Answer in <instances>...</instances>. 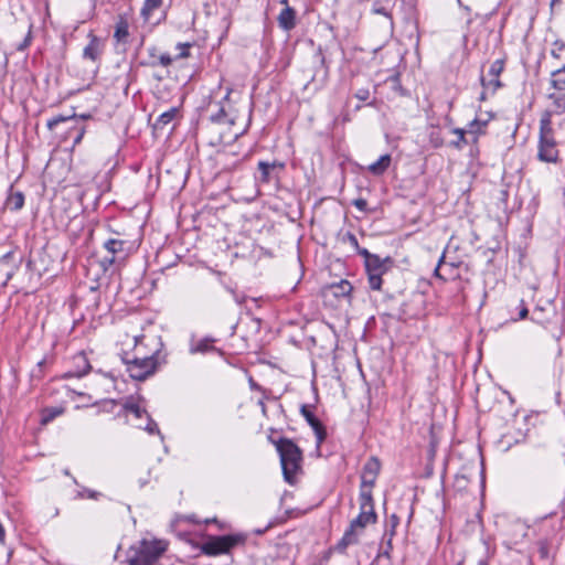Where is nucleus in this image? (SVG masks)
Here are the masks:
<instances>
[{
    "label": "nucleus",
    "mask_w": 565,
    "mask_h": 565,
    "mask_svg": "<svg viewBox=\"0 0 565 565\" xmlns=\"http://www.w3.org/2000/svg\"><path fill=\"white\" fill-rule=\"evenodd\" d=\"M360 513L350 523V526L344 532L342 539L337 544V550L343 552L348 546L356 544L359 536L363 530L369 525L376 522V513L374 511V503L372 498V491L362 490L360 491Z\"/></svg>",
    "instance_id": "nucleus-1"
},
{
    "label": "nucleus",
    "mask_w": 565,
    "mask_h": 565,
    "mask_svg": "<svg viewBox=\"0 0 565 565\" xmlns=\"http://www.w3.org/2000/svg\"><path fill=\"white\" fill-rule=\"evenodd\" d=\"M168 544L162 540H141L127 552L128 565H156L167 551Z\"/></svg>",
    "instance_id": "nucleus-2"
},
{
    "label": "nucleus",
    "mask_w": 565,
    "mask_h": 565,
    "mask_svg": "<svg viewBox=\"0 0 565 565\" xmlns=\"http://www.w3.org/2000/svg\"><path fill=\"white\" fill-rule=\"evenodd\" d=\"M285 480L292 484L300 470L302 454L299 447L289 439H280L277 444Z\"/></svg>",
    "instance_id": "nucleus-3"
},
{
    "label": "nucleus",
    "mask_w": 565,
    "mask_h": 565,
    "mask_svg": "<svg viewBox=\"0 0 565 565\" xmlns=\"http://www.w3.org/2000/svg\"><path fill=\"white\" fill-rule=\"evenodd\" d=\"M365 258V269L367 273L369 285L373 290H380L382 287V276L388 270L391 259H382L380 256L371 254L367 249L360 250Z\"/></svg>",
    "instance_id": "nucleus-4"
},
{
    "label": "nucleus",
    "mask_w": 565,
    "mask_h": 565,
    "mask_svg": "<svg viewBox=\"0 0 565 565\" xmlns=\"http://www.w3.org/2000/svg\"><path fill=\"white\" fill-rule=\"evenodd\" d=\"M245 537L239 534H231L223 536H213L210 537L202 545V552L205 555L216 556L221 554H227L234 548L236 545L243 543Z\"/></svg>",
    "instance_id": "nucleus-5"
},
{
    "label": "nucleus",
    "mask_w": 565,
    "mask_h": 565,
    "mask_svg": "<svg viewBox=\"0 0 565 565\" xmlns=\"http://www.w3.org/2000/svg\"><path fill=\"white\" fill-rule=\"evenodd\" d=\"M157 369V359L154 355L135 358L127 362V371L129 375L137 381H143L152 375Z\"/></svg>",
    "instance_id": "nucleus-6"
},
{
    "label": "nucleus",
    "mask_w": 565,
    "mask_h": 565,
    "mask_svg": "<svg viewBox=\"0 0 565 565\" xmlns=\"http://www.w3.org/2000/svg\"><path fill=\"white\" fill-rule=\"evenodd\" d=\"M551 84H552L554 90L548 94V98L553 100V104L557 111H564L565 110V67L552 73Z\"/></svg>",
    "instance_id": "nucleus-7"
},
{
    "label": "nucleus",
    "mask_w": 565,
    "mask_h": 565,
    "mask_svg": "<svg viewBox=\"0 0 565 565\" xmlns=\"http://www.w3.org/2000/svg\"><path fill=\"white\" fill-rule=\"evenodd\" d=\"M124 246L125 242L120 239L111 238L105 242L104 248L108 255L104 256L100 260L104 270H107L116 262L126 257Z\"/></svg>",
    "instance_id": "nucleus-8"
},
{
    "label": "nucleus",
    "mask_w": 565,
    "mask_h": 565,
    "mask_svg": "<svg viewBox=\"0 0 565 565\" xmlns=\"http://www.w3.org/2000/svg\"><path fill=\"white\" fill-rule=\"evenodd\" d=\"M381 470L380 460L376 457H371L364 465L361 475V490H370L375 484L376 478Z\"/></svg>",
    "instance_id": "nucleus-9"
},
{
    "label": "nucleus",
    "mask_w": 565,
    "mask_h": 565,
    "mask_svg": "<svg viewBox=\"0 0 565 565\" xmlns=\"http://www.w3.org/2000/svg\"><path fill=\"white\" fill-rule=\"evenodd\" d=\"M489 121H490V116L487 118L476 117L465 128L467 131V135L471 141V146H472L471 152L473 150H476V152H478L477 143L479 141V138L481 136L486 135Z\"/></svg>",
    "instance_id": "nucleus-10"
},
{
    "label": "nucleus",
    "mask_w": 565,
    "mask_h": 565,
    "mask_svg": "<svg viewBox=\"0 0 565 565\" xmlns=\"http://www.w3.org/2000/svg\"><path fill=\"white\" fill-rule=\"evenodd\" d=\"M301 414L311 426L317 438V448H320L321 444L327 437V431L321 422L308 409L306 405L301 407Z\"/></svg>",
    "instance_id": "nucleus-11"
},
{
    "label": "nucleus",
    "mask_w": 565,
    "mask_h": 565,
    "mask_svg": "<svg viewBox=\"0 0 565 565\" xmlns=\"http://www.w3.org/2000/svg\"><path fill=\"white\" fill-rule=\"evenodd\" d=\"M284 163L281 162H266V161H259L258 162V171L259 177L256 179L262 183H268L270 180L277 177V173L284 169Z\"/></svg>",
    "instance_id": "nucleus-12"
},
{
    "label": "nucleus",
    "mask_w": 565,
    "mask_h": 565,
    "mask_svg": "<svg viewBox=\"0 0 565 565\" xmlns=\"http://www.w3.org/2000/svg\"><path fill=\"white\" fill-rule=\"evenodd\" d=\"M539 158L546 162H554L557 159V149L553 136L540 138Z\"/></svg>",
    "instance_id": "nucleus-13"
},
{
    "label": "nucleus",
    "mask_w": 565,
    "mask_h": 565,
    "mask_svg": "<svg viewBox=\"0 0 565 565\" xmlns=\"http://www.w3.org/2000/svg\"><path fill=\"white\" fill-rule=\"evenodd\" d=\"M286 7L279 13L277 21L278 25L284 31H290L296 26V11L287 4V0H281Z\"/></svg>",
    "instance_id": "nucleus-14"
},
{
    "label": "nucleus",
    "mask_w": 565,
    "mask_h": 565,
    "mask_svg": "<svg viewBox=\"0 0 565 565\" xmlns=\"http://www.w3.org/2000/svg\"><path fill=\"white\" fill-rule=\"evenodd\" d=\"M392 163L391 154H382L375 162L369 164L365 170L374 177L383 175Z\"/></svg>",
    "instance_id": "nucleus-15"
},
{
    "label": "nucleus",
    "mask_w": 565,
    "mask_h": 565,
    "mask_svg": "<svg viewBox=\"0 0 565 565\" xmlns=\"http://www.w3.org/2000/svg\"><path fill=\"white\" fill-rule=\"evenodd\" d=\"M149 62L147 63L150 66L161 65L163 67H168L173 62V58L168 53H159L157 47L152 46L149 50Z\"/></svg>",
    "instance_id": "nucleus-16"
},
{
    "label": "nucleus",
    "mask_w": 565,
    "mask_h": 565,
    "mask_svg": "<svg viewBox=\"0 0 565 565\" xmlns=\"http://www.w3.org/2000/svg\"><path fill=\"white\" fill-rule=\"evenodd\" d=\"M12 258V252L7 253L2 257H0V271L3 273V279L1 281L2 286H6L8 281L13 277L18 266L15 264H9Z\"/></svg>",
    "instance_id": "nucleus-17"
},
{
    "label": "nucleus",
    "mask_w": 565,
    "mask_h": 565,
    "mask_svg": "<svg viewBox=\"0 0 565 565\" xmlns=\"http://www.w3.org/2000/svg\"><path fill=\"white\" fill-rule=\"evenodd\" d=\"M451 134L456 136V139L449 142V147L460 151L467 145H471L470 138L468 137L465 128H452Z\"/></svg>",
    "instance_id": "nucleus-18"
},
{
    "label": "nucleus",
    "mask_w": 565,
    "mask_h": 565,
    "mask_svg": "<svg viewBox=\"0 0 565 565\" xmlns=\"http://www.w3.org/2000/svg\"><path fill=\"white\" fill-rule=\"evenodd\" d=\"M74 365L76 370L72 373L74 376H83L87 374L88 370L90 369V365L88 363V360L86 358V354L83 352L77 353L74 358Z\"/></svg>",
    "instance_id": "nucleus-19"
},
{
    "label": "nucleus",
    "mask_w": 565,
    "mask_h": 565,
    "mask_svg": "<svg viewBox=\"0 0 565 565\" xmlns=\"http://www.w3.org/2000/svg\"><path fill=\"white\" fill-rule=\"evenodd\" d=\"M213 341L214 340L210 339V338H203L198 341H192L191 347H190V352L192 354H195V353H207V352L214 351L215 348L213 345Z\"/></svg>",
    "instance_id": "nucleus-20"
},
{
    "label": "nucleus",
    "mask_w": 565,
    "mask_h": 565,
    "mask_svg": "<svg viewBox=\"0 0 565 565\" xmlns=\"http://www.w3.org/2000/svg\"><path fill=\"white\" fill-rule=\"evenodd\" d=\"M100 54L99 41L93 38L85 46L83 55L85 58L96 61Z\"/></svg>",
    "instance_id": "nucleus-21"
},
{
    "label": "nucleus",
    "mask_w": 565,
    "mask_h": 565,
    "mask_svg": "<svg viewBox=\"0 0 565 565\" xmlns=\"http://www.w3.org/2000/svg\"><path fill=\"white\" fill-rule=\"evenodd\" d=\"M178 114H179V108L171 107L170 109H168L167 111L162 113L158 117L156 126L158 128L166 127L168 124H170L178 116Z\"/></svg>",
    "instance_id": "nucleus-22"
},
{
    "label": "nucleus",
    "mask_w": 565,
    "mask_h": 565,
    "mask_svg": "<svg viewBox=\"0 0 565 565\" xmlns=\"http://www.w3.org/2000/svg\"><path fill=\"white\" fill-rule=\"evenodd\" d=\"M163 0H145L143 6L141 8V15L146 21L150 19L153 11L159 9L162 6Z\"/></svg>",
    "instance_id": "nucleus-23"
},
{
    "label": "nucleus",
    "mask_w": 565,
    "mask_h": 565,
    "mask_svg": "<svg viewBox=\"0 0 565 565\" xmlns=\"http://www.w3.org/2000/svg\"><path fill=\"white\" fill-rule=\"evenodd\" d=\"M504 63L501 60L494 61L489 68L488 76L494 78V88H499L501 86L499 76L502 73Z\"/></svg>",
    "instance_id": "nucleus-24"
},
{
    "label": "nucleus",
    "mask_w": 565,
    "mask_h": 565,
    "mask_svg": "<svg viewBox=\"0 0 565 565\" xmlns=\"http://www.w3.org/2000/svg\"><path fill=\"white\" fill-rule=\"evenodd\" d=\"M553 136L551 116L545 114L540 120V138H547Z\"/></svg>",
    "instance_id": "nucleus-25"
},
{
    "label": "nucleus",
    "mask_w": 565,
    "mask_h": 565,
    "mask_svg": "<svg viewBox=\"0 0 565 565\" xmlns=\"http://www.w3.org/2000/svg\"><path fill=\"white\" fill-rule=\"evenodd\" d=\"M8 206L9 209L13 210V211H19L20 209L23 207V204H24V196L21 192H17L14 194H12L9 199H8Z\"/></svg>",
    "instance_id": "nucleus-26"
},
{
    "label": "nucleus",
    "mask_w": 565,
    "mask_h": 565,
    "mask_svg": "<svg viewBox=\"0 0 565 565\" xmlns=\"http://www.w3.org/2000/svg\"><path fill=\"white\" fill-rule=\"evenodd\" d=\"M64 409L62 407H49L43 411L42 423L47 424L57 416L62 415Z\"/></svg>",
    "instance_id": "nucleus-27"
},
{
    "label": "nucleus",
    "mask_w": 565,
    "mask_h": 565,
    "mask_svg": "<svg viewBox=\"0 0 565 565\" xmlns=\"http://www.w3.org/2000/svg\"><path fill=\"white\" fill-rule=\"evenodd\" d=\"M334 296H348L352 291V286L348 280H341L339 284L333 285Z\"/></svg>",
    "instance_id": "nucleus-28"
},
{
    "label": "nucleus",
    "mask_w": 565,
    "mask_h": 565,
    "mask_svg": "<svg viewBox=\"0 0 565 565\" xmlns=\"http://www.w3.org/2000/svg\"><path fill=\"white\" fill-rule=\"evenodd\" d=\"M127 412L134 414L137 418H140L142 414H147L146 411L138 404L132 401H128L124 405Z\"/></svg>",
    "instance_id": "nucleus-29"
},
{
    "label": "nucleus",
    "mask_w": 565,
    "mask_h": 565,
    "mask_svg": "<svg viewBox=\"0 0 565 565\" xmlns=\"http://www.w3.org/2000/svg\"><path fill=\"white\" fill-rule=\"evenodd\" d=\"M73 118H74V116H72V117L55 116V117H53V118L47 120L46 126H47V128L50 130H53L61 122H64L66 120H71Z\"/></svg>",
    "instance_id": "nucleus-30"
},
{
    "label": "nucleus",
    "mask_w": 565,
    "mask_h": 565,
    "mask_svg": "<svg viewBox=\"0 0 565 565\" xmlns=\"http://www.w3.org/2000/svg\"><path fill=\"white\" fill-rule=\"evenodd\" d=\"M127 36H128V26H127V24L120 23L119 25H117L116 31H115V38L118 41H122Z\"/></svg>",
    "instance_id": "nucleus-31"
},
{
    "label": "nucleus",
    "mask_w": 565,
    "mask_h": 565,
    "mask_svg": "<svg viewBox=\"0 0 565 565\" xmlns=\"http://www.w3.org/2000/svg\"><path fill=\"white\" fill-rule=\"evenodd\" d=\"M190 47H191V44L190 43H179L177 45V49L179 50V53L178 55L175 56V58H185L190 55Z\"/></svg>",
    "instance_id": "nucleus-32"
},
{
    "label": "nucleus",
    "mask_w": 565,
    "mask_h": 565,
    "mask_svg": "<svg viewBox=\"0 0 565 565\" xmlns=\"http://www.w3.org/2000/svg\"><path fill=\"white\" fill-rule=\"evenodd\" d=\"M149 434H160L157 423L147 415V425L142 427Z\"/></svg>",
    "instance_id": "nucleus-33"
},
{
    "label": "nucleus",
    "mask_w": 565,
    "mask_h": 565,
    "mask_svg": "<svg viewBox=\"0 0 565 565\" xmlns=\"http://www.w3.org/2000/svg\"><path fill=\"white\" fill-rule=\"evenodd\" d=\"M353 205L361 212L367 211V202L366 200L359 198L353 201Z\"/></svg>",
    "instance_id": "nucleus-34"
},
{
    "label": "nucleus",
    "mask_w": 565,
    "mask_h": 565,
    "mask_svg": "<svg viewBox=\"0 0 565 565\" xmlns=\"http://www.w3.org/2000/svg\"><path fill=\"white\" fill-rule=\"evenodd\" d=\"M31 39H32V35H31V26H29V30H28V33H26V36L24 38L23 42L20 43L17 49L19 51H23L24 49H26L30 43H31Z\"/></svg>",
    "instance_id": "nucleus-35"
},
{
    "label": "nucleus",
    "mask_w": 565,
    "mask_h": 565,
    "mask_svg": "<svg viewBox=\"0 0 565 565\" xmlns=\"http://www.w3.org/2000/svg\"><path fill=\"white\" fill-rule=\"evenodd\" d=\"M226 114L224 107H221L216 114L211 116L212 121L214 122H223Z\"/></svg>",
    "instance_id": "nucleus-36"
},
{
    "label": "nucleus",
    "mask_w": 565,
    "mask_h": 565,
    "mask_svg": "<svg viewBox=\"0 0 565 565\" xmlns=\"http://www.w3.org/2000/svg\"><path fill=\"white\" fill-rule=\"evenodd\" d=\"M446 265L445 263V255H443L438 262V265L437 267L435 268V276L441 278V279H446L445 276L441 275L440 270H441V267Z\"/></svg>",
    "instance_id": "nucleus-37"
},
{
    "label": "nucleus",
    "mask_w": 565,
    "mask_h": 565,
    "mask_svg": "<svg viewBox=\"0 0 565 565\" xmlns=\"http://www.w3.org/2000/svg\"><path fill=\"white\" fill-rule=\"evenodd\" d=\"M529 315L527 307L525 306L524 301H520V311H519V318L518 319H525Z\"/></svg>",
    "instance_id": "nucleus-38"
},
{
    "label": "nucleus",
    "mask_w": 565,
    "mask_h": 565,
    "mask_svg": "<svg viewBox=\"0 0 565 565\" xmlns=\"http://www.w3.org/2000/svg\"><path fill=\"white\" fill-rule=\"evenodd\" d=\"M372 11L376 14H383V15L388 14L387 9L384 6H377L376 3L373 6Z\"/></svg>",
    "instance_id": "nucleus-39"
},
{
    "label": "nucleus",
    "mask_w": 565,
    "mask_h": 565,
    "mask_svg": "<svg viewBox=\"0 0 565 565\" xmlns=\"http://www.w3.org/2000/svg\"><path fill=\"white\" fill-rule=\"evenodd\" d=\"M77 130H78V132L74 139V146L78 145L82 141L84 134H85V128L83 126L79 127Z\"/></svg>",
    "instance_id": "nucleus-40"
},
{
    "label": "nucleus",
    "mask_w": 565,
    "mask_h": 565,
    "mask_svg": "<svg viewBox=\"0 0 565 565\" xmlns=\"http://www.w3.org/2000/svg\"><path fill=\"white\" fill-rule=\"evenodd\" d=\"M481 83H482V86L483 87H492V90H495L497 88H494V78L490 77L489 81L487 82L484 77H481Z\"/></svg>",
    "instance_id": "nucleus-41"
},
{
    "label": "nucleus",
    "mask_w": 565,
    "mask_h": 565,
    "mask_svg": "<svg viewBox=\"0 0 565 565\" xmlns=\"http://www.w3.org/2000/svg\"><path fill=\"white\" fill-rule=\"evenodd\" d=\"M319 62H320V64H321L322 66H324V67H326V70H324V75H323V81H324V79H326V77H327V75H328V67L326 66V60H324V56H323L321 53H319Z\"/></svg>",
    "instance_id": "nucleus-42"
},
{
    "label": "nucleus",
    "mask_w": 565,
    "mask_h": 565,
    "mask_svg": "<svg viewBox=\"0 0 565 565\" xmlns=\"http://www.w3.org/2000/svg\"><path fill=\"white\" fill-rule=\"evenodd\" d=\"M369 96V92L367 90H360L356 95V97L361 100H365Z\"/></svg>",
    "instance_id": "nucleus-43"
},
{
    "label": "nucleus",
    "mask_w": 565,
    "mask_h": 565,
    "mask_svg": "<svg viewBox=\"0 0 565 565\" xmlns=\"http://www.w3.org/2000/svg\"><path fill=\"white\" fill-rule=\"evenodd\" d=\"M4 539H6V532H4L2 524L0 523V543H4Z\"/></svg>",
    "instance_id": "nucleus-44"
},
{
    "label": "nucleus",
    "mask_w": 565,
    "mask_h": 565,
    "mask_svg": "<svg viewBox=\"0 0 565 565\" xmlns=\"http://www.w3.org/2000/svg\"><path fill=\"white\" fill-rule=\"evenodd\" d=\"M349 241L351 242L352 245L358 247V239L354 235L349 234Z\"/></svg>",
    "instance_id": "nucleus-45"
},
{
    "label": "nucleus",
    "mask_w": 565,
    "mask_h": 565,
    "mask_svg": "<svg viewBox=\"0 0 565 565\" xmlns=\"http://www.w3.org/2000/svg\"><path fill=\"white\" fill-rule=\"evenodd\" d=\"M397 521H398L397 516L396 515H392L393 529L396 526Z\"/></svg>",
    "instance_id": "nucleus-46"
},
{
    "label": "nucleus",
    "mask_w": 565,
    "mask_h": 565,
    "mask_svg": "<svg viewBox=\"0 0 565 565\" xmlns=\"http://www.w3.org/2000/svg\"><path fill=\"white\" fill-rule=\"evenodd\" d=\"M231 92H232V89H231V88H226V94H225V96H224V99H225V100H226V99H228Z\"/></svg>",
    "instance_id": "nucleus-47"
},
{
    "label": "nucleus",
    "mask_w": 565,
    "mask_h": 565,
    "mask_svg": "<svg viewBox=\"0 0 565 565\" xmlns=\"http://www.w3.org/2000/svg\"><path fill=\"white\" fill-rule=\"evenodd\" d=\"M559 2V0H552L551 4L554 6L555 3Z\"/></svg>",
    "instance_id": "nucleus-48"
},
{
    "label": "nucleus",
    "mask_w": 565,
    "mask_h": 565,
    "mask_svg": "<svg viewBox=\"0 0 565 565\" xmlns=\"http://www.w3.org/2000/svg\"><path fill=\"white\" fill-rule=\"evenodd\" d=\"M458 2H460V0H457Z\"/></svg>",
    "instance_id": "nucleus-49"
}]
</instances>
